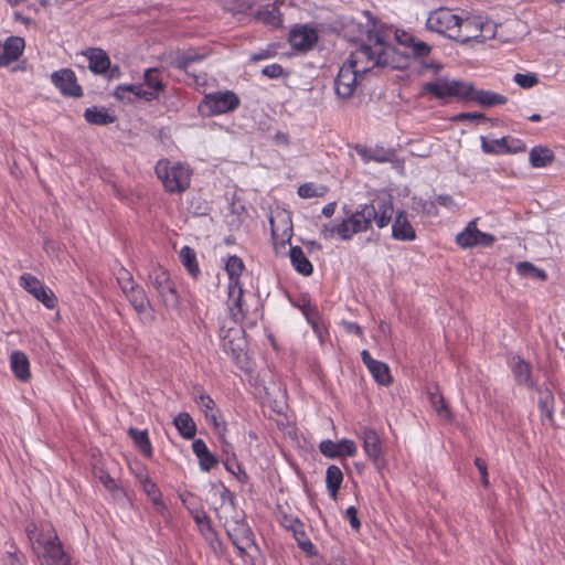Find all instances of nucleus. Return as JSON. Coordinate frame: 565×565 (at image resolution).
Returning <instances> with one entry per match:
<instances>
[{
  "mask_svg": "<svg viewBox=\"0 0 565 565\" xmlns=\"http://www.w3.org/2000/svg\"><path fill=\"white\" fill-rule=\"evenodd\" d=\"M361 358L374 380L381 385H388L392 382V376L388 366L377 360H374L369 351L363 350Z\"/></svg>",
  "mask_w": 565,
  "mask_h": 565,
  "instance_id": "dca6fc26",
  "label": "nucleus"
},
{
  "mask_svg": "<svg viewBox=\"0 0 565 565\" xmlns=\"http://www.w3.org/2000/svg\"><path fill=\"white\" fill-rule=\"evenodd\" d=\"M33 551L41 565H71L70 557L63 550L62 543L50 523H42L40 534L33 543Z\"/></svg>",
  "mask_w": 565,
  "mask_h": 565,
  "instance_id": "20e7f679",
  "label": "nucleus"
},
{
  "mask_svg": "<svg viewBox=\"0 0 565 565\" xmlns=\"http://www.w3.org/2000/svg\"><path fill=\"white\" fill-rule=\"evenodd\" d=\"M83 55L88 61V68L96 75L107 73L110 66V57L106 51L99 47H89L83 52Z\"/></svg>",
  "mask_w": 565,
  "mask_h": 565,
  "instance_id": "2eb2a0df",
  "label": "nucleus"
},
{
  "mask_svg": "<svg viewBox=\"0 0 565 565\" xmlns=\"http://www.w3.org/2000/svg\"><path fill=\"white\" fill-rule=\"evenodd\" d=\"M124 295L138 313L145 312L147 308L150 306L146 291L138 284L134 286L131 289L125 291Z\"/></svg>",
  "mask_w": 565,
  "mask_h": 565,
  "instance_id": "cd10ccee",
  "label": "nucleus"
},
{
  "mask_svg": "<svg viewBox=\"0 0 565 565\" xmlns=\"http://www.w3.org/2000/svg\"><path fill=\"white\" fill-rule=\"evenodd\" d=\"M289 257L294 268L299 274L303 276H309L312 274V264L309 262L301 247L291 246L289 250Z\"/></svg>",
  "mask_w": 565,
  "mask_h": 565,
  "instance_id": "bb28decb",
  "label": "nucleus"
},
{
  "mask_svg": "<svg viewBox=\"0 0 565 565\" xmlns=\"http://www.w3.org/2000/svg\"><path fill=\"white\" fill-rule=\"evenodd\" d=\"M271 234L275 239L280 238L284 241L285 238L290 239L291 237V221L290 217L284 213H280L276 216H271L269 220Z\"/></svg>",
  "mask_w": 565,
  "mask_h": 565,
  "instance_id": "b1692460",
  "label": "nucleus"
},
{
  "mask_svg": "<svg viewBox=\"0 0 565 565\" xmlns=\"http://www.w3.org/2000/svg\"><path fill=\"white\" fill-rule=\"evenodd\" d=\"M358 153L364 162H370L373 161L374 148H360L358 149Z\"/></svg>",
  "mask_w": 565,
  "mask_h": 565,
  "instance_id": "774afa93",
  "label": "nucleus"
},
{
  "mask_svg": "<svg viewBox=\"0 0 565 565\" xmlns=\"http://www.w3.org/2000/svg\"><path fill=\"white\" fill-rule=\"evenodd\" d=\"M392 236L397 241H414L416 238V232L404 211L396 213L392 225Z\"/></svg>",
  "mask_w": 565,
  "mask_h": 565,
  "instance_id": "6ab92c4d",
  "label": "nucleus"
},
{
  "mask_svg": "<svg viewBox=\"0 0 565 565\" xmlns=\"http://www.w3.org/2000/svg\"><path fill=\"white\" fill-rule=\"evenodd\" d=\"M109 81L111 79H118L121 77L122 73H121V70L119 67V65H111L109 66V68L107 70V73L104 74Z\"/></svg>",
  "mask_w": 565,
  "mask_h": 565,
  "instance_id": "338daca9",
  "label": "nucleus"
},
{
  "mask_svg": "<svg viewBox=\"0 0 565 565\" xmlns=\"http://www.w3.org/2000/svg\"><path fill=\"white\" fill-rule=\"evenodd\" d=\"M408 43L413 46V52L417 56H426L430 52V47L424 42H415L413 38L409 39Z\"/></svg>",
  "mask_w": 565,
  "mask_h": 565,
  "instance_id": "052dcab7",
  "label": "nucleus"
},
{
  "mask_svg": "<svg viewBox=\"0 0 565 565\" xmlns=\"http://www.w3.org/2000/svg\"><path fill=\"white\" fill-rule=\"evenodd\" d=\"M494 241L493 235L479 231L475 221L469 222L466 228L456 236V243L461 248L487 247L492 245Z\"/></svg>",
  "mask_w": 565,
  "mask_h": 565,
  "instance_id": "9d476101",
  "label": "nucleus"
},
{
  "mask_svg": "<svg viewBox=\"0 0 565 565\" xmlns=\"http://www.w3.org/2000/svg\"><path fill=\"white\" fill-rule=\"evenodd\" d=\"M243 287L241 284L228 282L227 287V307L233 319L237 320L243 317Z\"/></svg>",
  "mask_w": 565,
  "mask_h": 565,
  "instance_id": "aec40b11",
  "label": "nucleus"
},
{
  "mask_svg": "<svg viewBox=\"0 0 565 565\" xmlns=\"http://www.w3.org/2000/svg\"><path fill=\"white\" fill-rule=\"evenodd\" d=\"M479 28H482V17L460 18L456 33L452 34L454 40L462 43L472 40L478 41V35L480 34Z\"/></svg>",
  "mask_w": 565,
  "mask_h": 565,
  "instance_id": "4468645a",
  "label": "nucleus"
},
{
  "mask_svg": "<svg viewBox=\"0 0 565 565\" xmlns=\"http://www.w3.org/2000/svg\"><path fill=\"white\" fill-rule=\"evenodd\" d=\"M317 41V32L307 25L297 26L289 33V43L298 51H307L311 49Z\"/></svg>",
  "mask_w": 565,
  "mask_h": 565,
  "instance_id": "ddd939ff",
  "label": "nucleus"
},
{
  "mask_svg": "<svg viewBox=\"0 0 565 565\" xmlns=\"http://www.w3.org/2000/svg\"><path fill=\"white\" fill-rule=\"evenodd\" d=\"M327 192L328 188L322 184L303 183L298 188V195L302 199L322 198Z\"/></svg>",
  "mask_w": 565,
  "mask_h": 565,
  "instance_id": "37998d69",
  "label": "nucleus"
},
{
  "mask_svg": "<svg viewBox=\"0 0 565 565\" xmlns=\"http://www.w3.org/2000/svg\"><path fill=\"white\" fill-rule=\"evenodd\" d=\"M192 450L199 459L200 468L203 471H210L217 465L216 457L209 450L206 444L202 439H195L192 443Z\"/></svg>",
  "mask_w": 565,
  "mask_h": 565,
  "instance_id": "5701e85b",
  "label": "nucleus"
},
{
  "mask_svg": "<svg viewBox=\"0 0 565 565\" xmlns=\"http://www.w3.org/2000/svg\"><path fill=\"white\" fill-rule=\"evenodd\" d=\"M244 269V263L238 256H231L225 263V270L228 275L230 282L239 284V277Z\"/></svg>",
  "mask_w": 565,
  "mask_h": 565,
  "instance_id": "ea45409f",
  "label": "nucleus"
},
{
  "mask_svg": "<svg viewBox=\"0 0 565 565\" xmlns=\"http://www.w3.org/2000/svg\"><path fill=\"white\" fill-rule=\"evenodd\" d=\"M555 159L553 151L547 147L537 146L531 149L529 154L530 163L533 168H545Z\"/></svg>",
  "mask_w": 565,
  "mask_h": 565,
  "instance_id": "c756f323",
  "label": "nucleus"
},
{
  "mask_svg": "<svg viewBox=\"0 0 565 565\" xmlns=\"http://www.w3.org/2000/svg\"><path fill=\"white\" fill-rule=\"evenodd\" d=\"M466 99L475 100L482 107H491L507 103V97L501 94L483 89L476 90L475 88L473 93H471Z\"/></svg>",
  "mask_w": 565,
  "mask_h": 565,
  "instance_id": "a878e982",
  "label": "nucleus"
},
{
  "mask_svg": "<svg viewBox=\"0 0 565 565\" xmlns=\"http://www.w3.org/2000/svg\"><path fill=\"white\" fill-rule=\"evenodd\" d=\"M141 482V486H142V490L145 491V493L150 498V500L153 502V504L156 505L157 510L159 512H162V510L166 508L163 502H162V499H161V492L160 490L158 489L157 484L154 482H152L148 476H146L145 478H142L140 480Z\"/></svg>",
  "mask_w": 565,
  "mask_h": 565,
  "instance_id": "e433bc0d",
  "label": "nucleus"
},
{
  "mask_svg": "<svg viewBox=\"0 0 565 565\" xmlns=\"http://www.w3.org/2000/svg\"><path fill=\"white\" fill-rule=\"evenodd\" d=\"M343 480V473L337 466H330L326 472V483L330 495L335 499L337 493L341 487Z\"/></svg>",
  "mask_w": 565,
  "mask_h": 565,
  "instance_id": "473e14b6",
  "label": "nucleus"
},
{
  "mask_svg": "<svg viewBox=\"0 0 565 565\" xmlns=\"http://www.w3.org/2000/svg\"><path fill=\"white\" fill-rule=\"evenodd\" d=\"M257 19L274 28H278L282 23L281 13L276 4L267 6L257 13Z\"/></svg>",
  "mask_w": 565,
  "mask_h": 565,
  "instance_id": "c9c22d12",
  "label": "nucleus"
},
{
  "mask_svg": "<svg viewBox=\"0 0 565 565\" xmlns=\"http://www.w3.org/2000/svg\"><path fill=\"white\" fill-rule=\"evenodd\" d=\"M301 311L306 317L308 323H310V326L312 327L315 333L318 337H321L323 328L320 324V316L318 310L315 307L310 306L309 303H306L301 307Z\"/></svg>",
  "mask_w": 565,
  "mask_h": 565,
  "instance_id": "79ce46f5",
  "label": "nucleus"
},
{
  "mask_svg": "<svg viewBox=\"0 0 565 565\" xmlns=\"http://www.w3.org/2000/svg\"><path fill=\"white\" fill-rule=\"evenodd\" d=\"M99 480L108 491L114 492L117 489V484L109 473L103 471Z\"/></svg>",
  "mask_w": 565,
  "mask_h": 565,
  "instance_id": "69168bd1",
  "label": "nucleus"
},
{
  "mask_svg": "<svg viewBox=\"0 0 565 565\" xmlns=\"http://www.w3.org/2000/svg\"><path fill=\"white\" fill-rule=\"evenodd\" d=\"M126 88L127 85H118L114 90V96L119 102L131 103L134 100L132 94H129V89Z\"/></svg>",
  "mask_w": 565,
  "mask_h": 565,
  "instance_id": "bf43d9fd",
  "label": "nucleus"
},
{
  "mask_svg": "<svg viewBox=\"0 0 565 565\" xmlns=\"http://www.w3.org/2000/svg\"><path fill=\"white\" fill-rule=\"evenodd\" d=\"M510 137H502L500 139L489 140L486 137H481V148L486 153H505Z\"/></svg>",
  "mask_w": 565,
  "mask_h": 565,
  "instance_id": "58836bf2",
  "label": "nucleus"
},
{
  "mask_svg": "<svg viewBox=\"0 0 565 565\" xmlns=\"http://www.w3.org/2000/svg\"><path fill=\"white\" fill-rule=\"evenodd\" d=\"M499 26L500 25L494 23L493 21L482 18V28H479L480 34L478 35V41L482 42L498 38Z\"/></svg>",
  "mask_w": 565,
  "mask_h": 565,
  "instance_id": "de8ad7c7",
  "label": "nucleus"
},
{
  "mask_svg": "<svg viewBox=\"0 0 565 565\" xmlns=\"http://www.w3.org/2000/svg\"><path fill=\"white\" fill-rule=\"evenodd\" d=\"M154 171L166 191L170 193H182L190 185L192 172L185 164L161 159L157 162Z\"/></svg>",
  "mask_w": 565,
  "mask_h": 565,
  "instance_id": "39448f33",
  "label": "nucleus"
},
{
  "mask_svg": "<svg viewBox=\"0 0 565 565\" xmlns=\"http://www.w3.org/2000/svg\"><path fill=\"white\" fill-rule=\"evenodd\" d=\"M345 516L348 518L350 525L354 530H359L361 526V523L358 519V511L354 507H349L345 511Z\"/></svg>",
  "mask_w": 565,
  "mask_h": 565,
  "instance_id": "0e129e2a",
  "label": "nucleus"
},
{
  "mask_svg": "<svg viewBox=\"0 0 565 565\" xmlns=\"http://www.w3.org/2000/svg\"><path fill=\"white\" fill-rule=\"evenodd\" d=\"M456 121H486L487 118L482 113H460L454 117Z\"/></svg>",
  "mask_w": 565,
  "mask_h": 565,
  "instance_id": "4d7b16f0",
  "label": "nucleus"
},
{
  "mask_svg": "<svg viewBox=\"0 0 565 565\" xmlns=\"http://www.w3.org/2000/svg\"><path fill=\"white\" fill-rule=\"evenodd\" d=\"M191 514L199 527L200 533L205 537V540H213L215 537V532L206 513L195 510L191 511Z\"/></svg>",
  "mask_w": 565,
  "mask_h": 565,
  "instance_id": "f704fd0d",
  "label": "nucleus"
},
{
  "mask_svg": "<svg viewBox=\"0 0 565 565\" xmlns=\"http://www.w3.org/2000/svg\"><path fill=\"white\" fill-rule=\"evenodd\" d=\"M364 17L365 24L358 25L356 41L360 45L351 52L334 81L335 94L343 99L352 97L359 79L374 67L395 70L406 66L405 56L391 44V30L373 19L369 12Z\"/></svg>",
  "mask_w": 565,
  "mask_h": 565,
  "instance_id": "f257e3e1",
  "label": "nucleus"
},
{
  "mask_svg": "<svg viewBox=\"0 0 565 565\" xmlns=\"http://www.w3.org/2000/svg\"><path fill=\"white\" fill-rule=\"evenodd\" d=\"M525 149H526V146L522 140L510 138V141L508 142V147H507V152H510V153L524 152Z\"/></svg>",
  "mask_w": 565,
  "mask_h": 565,
  "instance_id": "e2e57ef3",
  "label": "nucleus"
},
{
  "mask_svg": "<svg viewBox=\"0 0 565 565\" xmlns=\"http://www.w3.org/2000/svg\"><path fill=\"white\" fill-rule=\"evenodd\" d=\"M516 273L523 277H531L539 280L546 279V273L529 262H521L516 265Z\"/></svg>",
  "mask_w": 565,
  "mask_h": 565,
  "instance_id": "a19ab883",
  "label": "nucleus"
},
{
  "mask_svg": "<svg viewBox=\"0 0 565 565\" xmlns=\"http://www.w3.org/2000/svg\"><path fill=\"white\" fill-rule=\"evenodd\" d=\"M205 418L212 424L215 433L218 435V438H223V434H225L226 431V426L221 420L218 409L207 413V415H205Z\"/></svg>",
  "mask_w": 565,
  "mask_h": 565,
  "instance_id": "603ef678",
  "label": "nucleus"
},
{
  "mask_svg": "<svg viewBox=\"0 0 565 565\" xmlns=\"http://www.w3.org/2000/svg\"><path fill=\"white\" fill-rule=\"evenodd\" d=\"M393 212V203L390 199L376 200L351 213L340 223L338 230L343 234V241H349L354 234L366 232L373 221L379 228L387 226L392 221Z\"/></svg>",
  "mask_w": 565,
  "mask_h": 565,
  "instance_id": "7ed1b4c3",
  "label": "nucleus"
},
{
  "mask_svg": "<svg viewBox=\"0 0 565 565\" xmlns=\"http://www.w3.org/2000/svg\"><path fill=\"white\" fill-rule=\"evenodd\" d=\"M149 286L152 287L167 309H177L180 305L179 294L166 268L152 264L148 273Z\"/></svg>",
  "mask_w": 565,
  "mask_h": 565,
  "instance_id": "423d86ee",
  "label": "nucleus"
},
{
  "mask_svg": "<svg viewBox=\"0 0 565 565\" xmlns=\"http://www.w3.org/2000/svg\"><path fill=\"white\" fill-rule=\"evenodd\" d=\"M10 365L12 372L20 381L25 382L30 379V363L23 352L13 351L10 355Z\"/></svg>",
  "mask_w": 565,
  "mask_h": 565,
  "instance_id": "393cba45",
  "label": "nucleus"
},
{
  "mask_svg": "<svg viewBox=\"0 0 565 565\" xmlns=\"http://www.w3.org/2000/svg\"><path fill=\"white\" fill-rule=\"evenodd\" d=\"M173 424L183 438L192 439L195 436L196 426L188 413H180L177 415Z\"/></svg>",
  "mask_w": 565,
  "mask_h": 565,
  "instance_id": "2f4dec72",
  "label": "nucleus"
},
{
  "mask_svg": "<svg viewBox=\"0 0 565 565\" xmlns=\"http://www.w3.org/2000/svg\"><path fill=\"white\" fill-rule=\"evenodd\" d=\"M85 120L90 125L107 126L115 121V117L109 115L105 109L96 106L86 108L84 111Z\"/></svg>",
  "mask_w": 565,
  "mask_h": 565,
  "instance_id": "7c9ffc66",
  "label": "nucleus"
},
{
  "mask_svg": "<svg viewBox=\"0 0 565 565\" xmlns=\"http://www.w3.org/2000/svg\"><path fill=\"white\" fill-rule=\"evenodd\" d=\"M215 493L221 501L220 505L215 508L216 516L239 556L244 557L247 551L255 545L253 532L245 521L244 513L235 507L234 493L224 486L216 489Z\"/></svg>",
  "mask_w": 565,
  "mask_h": 565,
  "instance_id": "f03ea898",
  "label": "nucleus"
},
{
  "mask_svg": "<svg viewBox=\"0 0 565 565\" xmlns=\"http://www.w3.org/2000/svg\"><path fill=\"white\" fill-rule=\"evenodd\" d=\"M24 49V40L20 36H10L3 44V52L0 53V67L10 65L19 60Z\"/></svg>",
  "mask_w": 565,
  "mask_h": 565,
  "instance_id": "a211bd4d",
  "label": "nucleus"
},
{
  "mask_svg": "<svg viewBox=\"0 0 565 565\" xmlns=\"http://www.w3.org/2000/svg\"><path fill=\"white\" fill-rule=\"evenodd\" d=\"M512 372L514 379L519 385H523L526 387H533L534 383L531 377V365L525 362L522 358H514Z\"/></svg>",
  "mask_w": 565,
  "mask_h": 565,
  "instance_id": "c85d7f7f",
  "label": "nucleus"
},
{
  "mask_svg": "<svg viewBox=\"0 0 565 565\" xmlns=\"http://www.w3.org/2000/svg\"><path fill=\"white\" fill-rule=\"evenodd\" d=\"M514 82L522 88H531L539 83V78L535 74H521L514 75Z\"/></svg>",
  "mask_w": 565,
  "mask_h": 565,
  "instance_id": "864d4df0",
  "label": "nucleus"
},
{
  "mask_svg": "<svg viewBox=\"0 0 565 565\" xmlns=\"http://www.w3.org/2000/svg\"><path fill=\"white\" fill-rule=\"evenodd\" d=\"M320 451L330 458L354 456L356 452V446L354 441L350 439H342L338 443H333L332 440H323L320 444Z\"/></svg>",
  "mask_w": 565,
  "mask_h": 565,
  "instance_id": "f3484780",
  "label": "nucleus"
},
{
  "mask_svg": "<svg viewBox=\"0 0 565 565\" xmlns=\"http://www.w3.org/2000/svg\"><path fill=\"white\" fill-rule=\"evenodd\" d=\"M169 65L181 71H184L186 74L190 73V66L203 60V55L194 53V52H172L169 54Z\"/></svg>",
  "mask_w": 565,
  "mask_h": 565,
  "instance_id": "412c9836",
  "label": "nucleus"
},
{
  "mask_svg": "<svg viewBox=\"0 0 565 565\" xmlns=\"http://www.w3.org/2000/svg\"><path fill=\"white\" fill-rule=\"evenodd\" d=\"M52 83L65 96L81 97L82 87L77 84L75 73L70 68H62L51 75Z\"/></svg>",
  "mask_w": 565,
  "mask_h": 565,
  "instance_id": "f8f14e48",
  "label": "nucleus"
},
{
  "mask_svg": "<svg viewBox=\"0 0 565 565\" xmlns=\"http://www.w3.org/2000/svg\"><path fill=\"white\" fill-rule=\"evenodd\" d=\"M362 438L364 451L376 463L382 456L381 440L377 433L374 429L365 428Z\"/></svg>",
  "mask_w": 565,
  "mask_h": 565,
  "instance_id": "4be33fe9",
  "label": "nucleus"
},
{
  "mask_svg": "<svg viewBox=\"0 0 565 565\" xmlns=\"http://www.w3.org/2000/svg\"><path fill=\"white\" fill-rule=\"evenodd\" d=\"M395 152L391 149L374 148L373 161L384 163L394 159Z\"/></svg>",
  "mask_w": 565,
  "mask_h": 565,
  "instance_id": "5fc2aeb1",
  "label": "nucleus"
},
{
  "mask_svg": "<svg viewBox=\"0 0 565 565\" xmlns=\"http://www.w3.org/2000/svg\"><path fill=\"white\" fill-rule=\"evenodd\" d=\"M117 281L122 294L137 285L132 275L124 267H121L117 273Z\"/></svg>",
  "mask_w": 565,
  "mask_h": 565,
  "instance_id": "8fccbe9b",
  "label": "nucleus"
},
{
  "mask_svg": "<svg viewBox=\"0 0 565 565\" xmlns=\"http://www.w3.org/2000/svg\"><path fill=\"white\" fill-rule=\"evenodd\" d=\"M194 401L205 415L216 409L213 398L204 392H200L195 395Z\"/></svg>",
  "mask_w": 565,
  "mask_h": 565,
  "instance_id": "3c124183",
  "label": "nucleus"
},
{
  "mask_svg": "<svg viewBox=\"0 0 565 565\" xmlns=\"http://www.w3.org/2000/svg\"><path fill=\"white\" fill-rule=\"evenodd\" d=\"M338 228H340V223L337 225L326 224L320 228V235L326 241L333 238L335 235H338L341 239H343V234L341 232H339Z\"/></svg>",
  "mask_w": 565,
  "mask_h": 565,
  "instance_id": "6e6d98bb",
  "label": "nucleus"
},
{
  "mask_svg": "<svg viewBox=\"0 0 565 565\" xmlns=\"http://www.w3.org/2000/svg\"><path fill=\"white\" fill-rule=\"evenodd\" d=\"M239 104L241 100L234 92H215L204 96L199 109L204 116H216L234 111Z\"/></svg>",
  "mask_w": 565,
  "mask_h": 565,
  "instance_id": "6e6552de",
  "label": "nucleus"
},
{
  "mask_svg": "<svg viewBox=\"0 0 565 565\" xmlns=\"http://www.w3.org/2000/svg\"><path fill=\"white\" fill-rule=\"evenodd\" d=\"M179 257L189 274L193 277H196L200 273V268L196 262V254L194 249L189 246H183L179 253Z\"/></svg>",
  "mask_w": 565,
  "mask_h": 565,
  "instance_id": "72a5a7b5",
  "label": "nucleus"
},
{
  "mask_svg": "<svg viewBox=\"0 0 565 565\" xmlns=\"http://www.w3.org/2000/svg\"><path fill=\"white\" fill-rule=\"evenodd\" d=\"M126 89H129V94H132V98H141L147 102H151L157 98V93L154 90L145 89L141 85L128 84Z\"/></svg>",
  "mask_w": 565,
  "mask_h": 565,
  "instance_id": "09e8293b",
  "label": "nucleus"
},
{
  "mask_svg": "<svg viewBox=\"0 0 565 565\" xmlns=\"http://www.w3.org/2000/svg\"><path fill=\"white\" fill-rule=\"evenodd\" d=\"M430 396V403L433 407L435 408L436 413L445 419H450L451 414L448 408V406L445 403L444 396L439 394L438 392L429 393Z\"/></svg>",
  "mask_w": 565,
  "mask_h": 565,
  "instance_id": "a18cd8bd",
  "label": "nucleus"
},
{
  "mask_svg": "<svg viewBox=\"0 0 565 565\" xmlns=\"http://www.w3.org/2000/svg\"><path fill=\"white\" fill-rule=\"evenodd\" d=\"M460 17L455 14L450 9L439 8L431 11L427 18L426 26L428 30L439 34H444L454 40Z\"/></svg>",
  "mask_w": 565,
  "mask_h": 565,
  "instance_id": "1a4fd4ad",
  "label": "nucleus"
},
{
  "mask_svg": "<svg viewBox=\"0 0 565 565\" xmlns=\"http://www.w3.org/2000/svg\"><path fill=\"white\" fill-rule=\"evenodd\" d=\"M145 83L148 86V90H154L157 96L163 89L162 81L159 78L157 68H148L143 75Z\"/></svg>",
  "mask_w": 565,
  "mask_h": 565,
  "instance_id": "49530a36",
  "label": "nucleus"
},
{
  "mask_svg": "<svg viewBox=\"0 0 565 565\" xmlns=\"http://www.w3.org/2000/svg\"><path fill=\"white\" fill-rule=\"evenodd\" d=\"M129 436L135 441L139 450L146 456L150 457L152 455V447L148 437V433L146 430H139L137 428H130L128 430Z\"/></svg>",
  "mask_w": 565,
  "mask_h": 565,
  "instance_id": "4c0bfd02",
  "label": "nucleus"
},
{
  "mask_svg": "<svg viewBox=\"0 0 565 565\" xmlns=\"http://www.w3.org/2000/svg\"><path fill=\"white\" fill-rule=\"evenodd\" d=\"M539 407L542 416L552 419L554 397L548 390L539 392Z\"/></svg>",
  "mask_w": 565,
  "mask_h": 565,
  "instance_id": "c03bdc74",
  "label": "nucleus"
},
{
  "mask_svg": "<svg viewBox=\"0 0 565 565\" xmlns=\"http://www.w3.org/2000/svg\"><path fill=\"white\" fill-rule=\"evenodd\" d=\"M262 73L269 78H278L284 74V68L280 64L274 63L265 66Z\"/></svg>",
  "mask_w": 565,
  "mask_h": 565,
  "instance_id": "13d9d810",
  "label": "nucleus"
},
{
  "mask_svg": "<svg viewBox=\"0 0 565 565\" xmlns=\"http://www.w3.org/2000/svg\"><path fill=\"white\" fill-rule=\"evenodd\" d=\"M475 465L478 468L480 476H481V482L483 487H489V479H488V470H487V463L481 458L475 459Z\"/></svg>",
  "mask_w": 565,
  "mask_h": 565,
  "instance_id": "680f3d73",
  "label": "nucleus"
},
{
  "mask_svg": "<svg viewBox=\"0 0 565 565\" xmlns=\"http://www.w3.org/2000/svg\"><path fill=\"white\" fill-rule=\"evenodd\" d=\"M423 93L443 99L447 97L467 98L473 93V85L462 81L438 78L423 85Z\"/></svg>",
  "mask_w": 565,
  "mask_h": 565,
  "instance_id": "0eeeda50",
  "label": "nucleus"
},
{
  "mask_svg": "<svg viewBox=\"0 0 565 565\" xmlns=\"http://www.w3.org/2000/svg\"><path fill=\"white\" fill-rule=\"evenodd\" d=\"M21 286L30 292L35 299L41 301L46 308L53 309L56 303V297L53 291L45 287L38 278L30 274H23L20 277Z\"/></svg>",
  "mask_w": 565,
  "mask_h": 565,
  "instance_id": "9b49d317",
  "label": "nucleus"
}]
</instances>
